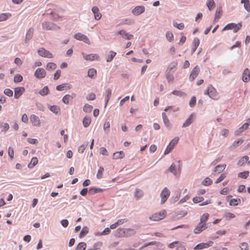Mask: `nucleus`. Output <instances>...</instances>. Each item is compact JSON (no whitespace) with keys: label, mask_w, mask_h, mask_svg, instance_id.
<instances>
[{"label":"nucleus","mask_w":250,"mask_h":250,"mask_svg":"<svg viewBox=\"0 0 250 250\" xmlns=\"http://www.w3.org/2000/svg\"><path fill=\"white\" fill-rule=\"evenodd\" d=\"M48 108L52 112L57 114L60 111V107L57 105H49Z\"/></svg>","instance_id":"40"},{"label":"nucleus","mask_w":250,"mask_h":250,"mask_svg":"<svg viewBox=\"0 0 250 250\" xmlns=\"http://www.w3.org/2000/svg\"><path fill=\"white\" fill-rule=\"evenodd\" d=\"M104 171V167H99V169L98 170V172H97V174L96 175L97 178L98 179H101L102 178Z\"/></svg>","instance_id":"46"},{"label":"nucleus","mask_w":250,"mask_h":250,"mask_svg":"<svg viewBox=\"0 0 250 250\" xmlns=\"http://www.w3.org/2000/svg\"><path fill=\"white\" fill-rule=\"evenodd\" d=\"M92 11L94 15V18L96 20H99L101 17L102 15L99 12V9L97 6H94L92 8Z\"/></svg>","instance_id":"18"},{"label":"nucleus","mask_w":250,"mask_h":250,"mask_svg":"<svg viewBox=\"0 0 250 250\" xmlns=\"http://www.w3.org/2000/svg\"><path fill=\"white\" fill-rule=\"evenodd\" d=\"M204 199L203 197H195L193 198L192 200L194 203H198L202 202Z\"/></svg>","instance_id":"61"},{"label":"nucleus","mask_w":250,"mask_h":250,"mask_svg":"<svg viewBox=\"0 0 250 250\" xmlns=\"http://www.w3.org/2000/svg\"><path fill=\"white\" fill-rule=\"evenodd\" d=\"M25 89L23 87H16L14 89V97L15 99H19V97L24 92Z\"/></svg>","instance_id":"14"},{"label":"nucleus","mask_w":250,"mask_h":250,"mask_svg":"<svg viewBox=\"0 0 250 250\" xmlns=\"http://www.w3.org/2000/svg\"><path fill=\"white\" fill-rule=\"evenodd\" d=\"M174 26L177 28L182 30L184 28L185 25L183 23H177L176 22L173 23Z\"/></svg>","instance_id":"63"},{"label":"nucleus","mask_w":250,"mask_h":250,"mask_svg":"<svg viewBox=\"0 0 250 250\" xmlns=\"http://www.w3.org/2000/svg\"><path fill=\"white\" fill-rule=\"evenodd\" d=\"M91 122V118L89 116H85L83 120V125L84 127H88Z\"/></svg>","instance_id":"24"},{"label":"nucleus","mask_w":250,"mask_h":250,"mask_svg":"<svg viewBox=\"0 0 250 250\" xmlns=\"http://www.w3.org/2000/svg\"><path fill=\"white\" fill-rule=\"evenodd\" d=\"M49 91L48 86H45L42 89H41L39 93L42 96H46L48 94Z\"/></svg>","instance_id":"33"},{"label":"nucleus","mask_w":250,"mask_h":250,"mask_svg":"<svg viewBox=\"0 0 250 250\" xmlns=\"http://www.w3.org/2000/svg\"><path fill=\"white\" fill-rule=\"evenodd\" d=\"M97 71L94 68H90L88 70L87 72V76L90 78H93L96 75Z\"/></svg>","instance_id":"42"},{"label":"nucleus","mask_w":250,"mask_h":250,"mask_svg":"<svg viewBox=\"0 0 250 250\" xmlns=\"http://www.w3.org/2000/svg\"><path fill=\"white\" fill-rule=\"evenodd\" d=\"M33 35V29L32 28H29L26 34L25 38L24 40V43L27 44L29 41L32 39Z\"/></svg>","instance_id":"15"},{"label":"nucleus","mask_w":250,"mask_h":250,"mask_svg":"<svg viewBox=\"0 0 250 250\" xmlns=\"http://www.w3.org/2000/svg\"><path fill=\"white\" fill-rule=\"evenodd\" d=\"M124 229L119 228L117 229L115 235L116 236L118 237H124Z\"/></svg>","instance_id":"41"},{"label":"nucleus","mask_w":250,"mask_h":250,"mask_svg":"<svg viewBox=\"0 0 250 250\" xmlns=\"http://www.w3.org/2000/svg\"><path fill=\"white\" fill-rule=\"evenodd\" d=\"M3 92L6 95L9 97L12 96L13 95V91L9 88H6L5 89H4Z\"/></svg>","instance_id":"58"},{"label":"nucleus","mask_w":250,"mask_h":250,"mask_svg":"<svg viewBox=\"0 0 250 250\" xmlns=\"http://www.w3.org/2000/svg\"><path fill=\"white\" fill-rule=\"evenodd\" d=\"M30 120L34 126H39L40 125V120L37 116L32 114L30 117Z\"/></svg>","instance_id":"12"},{"label":"nucleus","mask_w":250,"mask_h":250,"mask_svg":"<svg viewBox=\"0 0 250 250\" xmlns=\"http://www.w3.org/2000/svg\"><path fill=\"white\" fill-rule=\"evenodd\" d=\"M134 23V21L131 19H125L122 20L121 24L132 25Z\"/></svg>","instance_id":"39"},{"label":"nucleus","mask_w":250,"mask_h":250,"mask_svg":"<svg viewBox=\"0 0 250 250\" xmlns=\"http://www.w3.org/2000/svg\"><path fill=\"white\" fill-rule=\"evenodd\" d=\"M208 228L207 224L199 223L194 229L195 234H199Z\"/></svg>","instance_id":"8"},{"label":"nucleus","mask_w":250,"mask_h":250,"mask_svg":"<svg viewBox=\"0 0 250 250\" xmlns=\"http://www.w3.org/2000/svg\"><path fill=\"white\" fill-rule=\"evenodd\" d=\"M249 174L248 171H245L244 172H240L238 174V177L243 179H246Z\"/></svg>","instance_id":"50"},{"label":"nucleus","mask_w":250,"mask_h":250,"mask_svg":"<svg viewBox=\"0 0 250 250\" xmlns=\"http://www.w3.org/2000/svg\"><path fill=\"white\" fill-rule=\"evenodd\" d=\"M209 217V214L208 213H205L203 214L200 217V223L203 224H207V221H208V218Z\"/></svg>","instance_id":"28"},{"label":"nucleus","mask_w":250,"mask_h":250,"mask_svg":"<svg viewBox=\"0 0 250 250\" xmlns=\"http://www.w3.org/2000/svg\"><path fill=\"white\" fill-rule=\"evenodd\" d=\"M144 196V192L139 188H136L134 192V198L136 200H140Z\"/></svg>","instance_id":"20"},{"label":"nucleus","mask_w":250,"mask_h":250,"mask_svg":"<svg viewBox=\"0 0 250 250\" xmlns=\"http://www.w3.org/2000/svg\"><path fill=\"white\" fill-rule=\"evenodd\" d=\"M227 176V174L225 173L221 174L220 177L215 181V184H218L222 181Z\"/></svg>","instance_id":"55"},{"label":"nucleus","mask_w":250,"mask_h":250,"mask_svg":"<svg viewBox=\"0 0 250 250\" xmlns=\"http://www.w3.org/2000/svg\"><path fill=\"white\" fill-rule=\"evenodd\" d=\"M57 67V65L53 62H48L46 65V68L49 70H53Z\"/></svg>","instance_id":"48"},{"label":"nucleus","mask_w":250,"mask_h":250,"mask_svg":"<svg viewBox=\"0 0 250 250\" xmlns=\"http://www.w3.org/2000/svg\"><path fill=\"white\" fill-rule=\"evenodd\" d=\"M244 142V140L242 138L239 139L235 141L232 144L231 147L236 148L238 147L240 144H242Z\"/></svg>","instance_id":"43"},{"label":"nucleus","mask_w":250,"mask_h":250,"mask_svg":"<svg viewBox=\"0 0 250 250\" xmlns=\"http://www.w3.org/2000/svg\"><path fill=\"white\" fill-rule=\"evenodd\" d=\"M250 70L248 68H246L243 72L242 76V80L244 82H248L250 79Z\"/></svg>","instance_id":"19"},{"label":"nucleus","mask_w":250,"mask_h":250,"mask_svg":"<svg viewBox=\"0 0 250 250\" xmlns=\"http://www.w3.org/2000/svg\"><path fill=\"white\" fill-rule=\"evenodd\" d=\"M226 165H219L217 166L213 170L214 174H215V173H220L222 172L226 168Z\"/></svg>","instance_id":"21"},{"label":"nucleus","mask_w":250,"mask_h":250,"mask_svg":"<svg viewBox=\"0 0 250 250\" xmlns=\"http://www.w3.org/2000/svg\"><path fill=\"white\" fill-rule=\"evenodd\" d=\"M212 183V180L208 177L205 178L202 182V184L205 186H209L211 185Z\"/></svg>","instance_id":"47"},{"label":"nucleus","mask_w":250,"mask_h":250,"mask_svg":"<svg viewBox=\"0 0 250 250\" xmlns=\"http://www.w3.org/2000/svg\"><path fill=\"white\" fill-rule=\"evenodd\" d=\"M70 98V95L68 94L65 95L62 99V102L65 104L69 103V100Z\"/></svg>","instance_id":"62"},{"label":"nucleus","mask_w":250,"mask_h":250,"mask_svg":"<svg viewBox=\"0 0 250 250\" xmlns=\"http://www.w3.org/2000/svg\"><path fill=\"white\" fill-rule=\"evenodd\" d=\"M213 242L209 241L207 243H201L197 245L194 248V250H201L204 249L208 248L213 245Z\"/></svg>","instance_id":"9"},{"label":"nucleus","mask_w":250,"mask_h":250,"mask_svg":"<svg viewBox=\"0 0 250 250\" xmlns=\"http://www.w3.org/2000/svg\"><path fill=\"white\" fill-rule=\"evenodd\" d=\"M8 155H9V157L11 159L14 158V149H13V148L12 147L9 146L8 147Z\"/></svg>","instance_id":"56"},{"label":"nucleus","mask_w":250,"mask_h":250,"mask_svg":"<svg viewBox=\"0 0 250 250\" xmlns=\"http://www.w3.org/2000/svg\"><path fill=\"white\" fill-rule=\"evenodd\" d=\"M23 78L20 74H16L14 78V82L15 83H18L22 81Z\"/></svg>","instance_id":"49"},{"label":"nucleus","mask_w":250,"mask_h":250,"mask_svg":"<svg viewBox=\"0 0 250 250\" xmlns=\"http://www.w3.org/2000/svg\"><path fill=\"white\" fill-rule=\"evenodd\" d=\"M194 119L195 115L194 113H192L183 124V127H185L188 126L193 122Z\"/></svg>","instance_id":"16"},{"label":"nucleus","mask_w":250,"mask_h":250,"mask_svg":"<svg viewBox=\"0 0 250 250\" xmlns=\"http://www.w3.org/2000/svg\"><path fill=\"white\" fill-rule=\"evenodd\" d=\"M145 8L143 6H136L132 10V13L135 16H138L144 12Z\"/></svg>","instance_id":"13"},{"label":"nucleus","mask_w":250,"mask_h":250,"mask_svg":"<svg viewBox=\"0 0 250 250\" xmlns=\"http://www.w3.org/2000/svg\"><path fill=\"white\" fill-rule=\"evenodd\" d=\"M249 158L248 156H244L241 157L238 161L237 163V165L242 166L245 164L247 162L248 163Z\"/></svg>","instance_id":"22"},{"label":"nucleus","mask_w":250,"mask_h":250,"mask_svg":"<svg viewBox=\"0 0 250 250\" xmlns=\"http://www.w3.org/2000/svg\"><path fill=\"white\" fill-rule=\"evenodd\" d=\"M86 248V244L85 242H80L77 245L75 250H85Z\"/></svg>","instance_id":"37"},{"label":"nucleus","mask_w":250,"mask_h":250,"mask_svg":"<svg viewBox=\"0 0 250 250\" xmlns=\"http://www.w3.org/2000/svg\"><path fill=\"white\" fill-rule=\"evenodd\" d=\"M177 65V62H171L167 67V73H170L171 71L174 69H175L176 66Z\"/></svg>","instance_id":"30"},{"label":"nucleus","mask_w":250,"mask_h":250,"mask_svg":"<svg viewBox=\"0 0 250 250\" xmlns=\"http://www.w3.org/2000/svg\"><path fill=\"white\" fill-rule=\"evenodd\" d=\"M82 55L84 59L86 61L98 60L100 58V56L96 54H86L84 53H82Z\"/></svg>","instance_id":"6"},{"label":"nucleus","mask_w":250,"mask_h":250,"mask_svg":"<svg viewBox=\"0 0 250 250\" xmlns=\"http://www.w3.org/2000/svg\"><path fill=\"white\" fill-rule=\"evenodd\" d=\"M200 72V68L198 65H196L194 68L192 69L189 77V80L192 82L198 75Z\"/></svg>","instance_id":"10"},{"label":"nucleus","mask_w":250,"mask_h":250,"mask_svg":"<svg viewBox=\"0 0 250 250\" xmlns=\"http://www.w3.org/2000/svg\"><path fill=\"white\" fill-rule=\"evenodd\" d=\"M166 37L167 40L169 42H171L173 39V34L170 32H167L166 33Z\"/></svg>","instance_id":"64"},{"label":"nucleus","mask_w":250,"mask_h":250,"mask_svg":"<svg viewBox=\"0 0 250 250\" xmlns=\"http://www.w3.org/2000/svg\"><path fill=\"white\" fill-rule=\"evenodd\" d=\"M11 16L9 13H1L0 14V21H6L8 18Z\"/></svg>","instance_id":"45"},{"label":"nucleus","mask_w":250,"mask_h":250,"mask_svg":"<svg viewBox=\"0 0 250 250\" xmlns=\"http://www.w3.org/2000/svg\"><path fill=\"white\" fill-rule=\"evenodd\" d=\"M172 94L178 96H185L186 95V93L180 90H174L172 92Z\"/></svg>","instance_id":"52"},{"label":"nucleus","mask_w":250,"mask_h":250,"mask_svg":"<svg viewBox=\"0 0 250 250\" xmlns=\"http://www.w3.org/2000/svg\"><path fill=\"white\" fill-rule=\"evenodd\" d=\"M74 38L78 41H83L88 44H90V41L88 38L81 33H77L74 35Z\"/></svg>","instance_id":"4"},{"label":"nucleus","mask_w":250,"mask_h":250,"mask_svg":"<svg viewBox=\"0 0 250 250\" xmlns=\"http://www.w3.org/2000/svg\"><path fill=\"white\" fill-rule=\"evenodd\" d=\"M166 215L167 211L166 210L163 209L160 211L157 215V220H160L164 219L166 216Z\"/></svg>","instance_id":"35"},{"label":"nucleus","mask_w":250,"mask_h":250,"mask_svg":"<svg viewBox=\"0 0 250 250\" xmlns=\"http://www.w3.org/2000/svg\"><path fill=\"white\" fill-rule=\"evenodd\" d=\"M170 193V191L167 188H165L163 189V190H162V192L160 194V197L161 198V204H163L166 202L167 198L169 197Z\"/></svg>","instance_id":"5"},{"label":"nucleus","mask_w":250,"mask_h":250,"mask_svg":"<svg viewBox=\"0 0 250 250\" xmlns=\"http://www.w3.org/2000/svg\"><path fill=\"white\" fill-rule=\"evenodd\" d=\"M102 191V189L101 188L92 187L89 189L88 193L90 195H93L95 193L101 192Z\"/></svg>","instance_id":"31"},{"label":"nucleus","mask_w":250,"mask_h":250,"mask_svg":"<svg viewBox=\"0 0 250 250\" xmlns=\"http://www.w3.org/2000/svg\"><path fill=\"white\" fill-rule=\"evenodd\" d=\"M179 141V137H175L174 139L172 140V141L170 142L169 144L171 145V146L174 147L178 143Z\"/></svg>","instance_id":"60"},{"label":"nucleus","mask_w":250,"mask_h":250,"mask_svg":"<svg viewBox=\"0 0 250 250\" xmlns=\"http://www.w3.org/2000/svg\"><path fill=\"white\" fill-rule=\"evenodd\" d=\"M34 75L37 78L41 79L45 77L46 72L43 68H39L36 70Z\"/></svg>","instance_id":"11"},{"label":"nucleus","mask_w":250,"mask_h":250,"mask_svg":"<svg viewBox=\"0 0 250 250\" xmlns=\"http://www.w3.org/2000/svg\"><path fill=\"white\" fill-rule=\"evenodd\" d=\"M124 237H129L135 234V231L131 229H124Z\"/></svg>","instance_id":"23"},{"label":"nucleus","mask_w":250,"mask_h":250,"mask_svg":"<svg viewBox=\"0 0 250 250\" xmlns=\"http://www.w3.org/2000/svg\"><path fill=\"white\" fill-rule=\"evenodd\" d=\"M240 247L241 250H249V246L247 243L243 242L240 244Z\"/></svg>","instance_id":"54"},{"label":"nucleus","mask_w":250,"mask_h":250,"mask_svg":"<svg viewBox=\"0 0 250 250\" xmlns=\"http://www.w3.org/2000/svg\"><path fill=\"white\" fill-rule=\"evenodd\" d=\"M124 157V154L123 151H120L118 152H116L113 153V159H121Z\"/></svg>","instance_id":"26"},{"label":"nucleus","mask_w":250,"mask_h":250,"mask_svg":"<svg viewBox=\"0 0 250 250\" xmlns=\"http://www.w3.org/2000/svg\"><path fill=\"white\" fill-rule=\"evenodd\" d=\"M95 98H96V95L93 93H91L88 94L86 97V100L88 101L94 100L95 99Z\"/></svg>","instance_id":"59"},{"label":"nucleus","mask_w":250,"mask_h":250,"mask_svg":"<svg viewBox=\"0 0 250 250\" xmlns=\"http://www.w3.org/2000/svg\"><path fill=\"white\" fill-rule=\"evenodd\" d=\"M88 231L89 229L87 227H83L80 233L79 237L81 238L83 237L88 233Z\"/></svg>","instance_id":"34"},{"label":"nucleus","mask_w":250,"mask_h":250,"mask_svg":"<svg viewBox=\"0 0 250 250\" xmlns=\"http://www.w3.org/2000/svg\"><path fill=\"white\" fill-rule=\"evenodd\" d=\"M38 162V160L37 157H33L31 162L28 164V167L30 168L33 167L35 166H36Z\"/></svg>","instance_id":"36"},{"label":"nucleus","mask_w":250,"mask_h":250,"mask_svg":"<svg viewBox=\"0 0 250 250\" xmlns=\"http://www.w3.org/2000/svg\"><path fill=\"white\" fill-rule=\"evenodd\" d=\"M67 87L69 89V85L67 83H62V84L58 85L56 86V89L58 91H63L66 89Z\"/></svg>","instance_id":"32"},{"label":"nucleus","mask_w":250,"mask_h":250,"mask_svg":"<svg viewBox=\"0 0 250 250\" xmlns=\"http://www.w3.org/2000/svg\"><path fill=\"white\" fill-rule=\"evenodd\" d=\"M204 94L208 95L210 98L214 100H217L219 98V96L216 90L212 85L208 86L204 92Z\"/></svg>","instance_id":"1"},{"label":"nucleus","mask_w":250,"mask_h":250,"mask_svg":"<svg viewBox=\"0 0 250 250\" xmlns=\"http://www.w3.org/2000/svg\"><path fill=\"white\" fill-rule=\"evenodd\" d=\"M88 142H85L83 145L80 146L78 148V152L80 153H83L84 152V150L87 146Z\"/></svg>","instance_id":"44"},{"label":"nucleus","mask_w":250,"mask_h":250,"mask_svg":"<svg viewBox=\"0 0 250 250\" xmlns=\"http://www.w3.org/2000/svg\"><path fill=\"white\" fill-rule=\"evenodd\" d=\"M240 202V199L239 198L232 199L229 202V205L233 206H237L239 204V202Z\"/></svg>","instance_id":"51"},{"label":"nucleus","mask_w":250,"mask_h":250,"mask_svg":"<svg viewBox=\"0 0 250 250\" xmlns=\"http://www.w3.org/2000/svg\"><path fill=\"white\" fill-rule=\"evenodd\" d=\"M206 5L209 10L211 11L215 7V3L214 0H208Z\"/></svg>","instance_id":"25"},{"label":"nucleus","mask_w":250,"mask_h":250,"mask_svg":"<svg viewBox=\"0 0 250 250\" xmlns=\"http://www.w3.org/2000/svg\"><path fill=\"white\" fill-rule=\"evenodd\" d=\"M116 55V53L115 52H114L113 51H110L109 52L108 55L106 57V62H110L112 61L113 58L115 57V56Z\"/></svg>","instance_id":"29"},{"label":"nucleus","mask_w":250,"mask_h":250,"mask_svg":"<svg viewBox=\"0 0 250 250\" xmlns=\"http://www.w3.org/2000/svg\"><path fill=\"white\" fill-rule=\"evenodd\" d=\"M92 109V106L88 104H85L83 107V110L85 112H90Z\"/></svg>","instance_id":"53"},{"label":"nucleus","mask_w":250,"mask_h":250,"mask_svg":"<svg viewBox=\"0 0 250 250\" xmlns=\"http://www.w3.org/2000/svg\"><path fill=\"white\" fill-rule=\"evenodd\" d=\"M112 94V90L110 88H107L105 90L104 92V96H105V105L104 107H106L107 103L109 100L110 97Z\"/></svg>","instance_id":"17"},{"label":"nucleus","mask_w":250,"mask_h":250,"mask_svg":"<svg viewBox=\"0 0 250 250\" xmlns=\"http://www.w3.org/2000/svg\"><path fill=\"white\" fill-rule=\"evenodd\" d=\"M196 97L195 96H192L191 97V99L190 100V101L189 103V104L190 106L191 107H194L196 104Z\"/></svg>","instance_id":"57"},{"label":"nucleus","mask_w":250,"mask_h":250,"mask_svg":"<svg viewBox=\"0 0 250 250\" xmlns=\"http://www.w3.org/2000/svg\"><path fill=\"white\" fill-rule=\"evenodd\" d=\"M193 48H192L193 52H194L197 47L199 46L200 44V40L198 38H195L194 39L193 41Z\"/></svg>","instance_id":"27"},{"label":"nucleus","mask_w":250,"mask_h":250,"mask_svg":"<svg viewBox=\"0 0 250 250\" xmlns=\"http://www.w3.org/2000/svg\"><path fill=\"white\" fill-rule=\"evenodd\" d=\"M42 27L43 29L46 30H57L60 28L57 25L48 21L43 22L42 23Z\"/></svg>","instance_id":"3"},{"label":"nucleus","mask_w":250,"mask_h":250,"mask_svg":"<svg viewBox=\"0 0 250 250\" xmlns=\"http://www.w3.org/2000/svg\"><path fill=\"white\" fill-rule=\"evenodd\" d=\"M38 53L42 57L47 58H52L53 57L52 54L49 51L45 50L43 48L39 49Z\"/></svg>","instance_id":"7"},{"label":"nucleus","mask_w":250,"mask_h":250,"mask_svg":"<svg viewBox=\"0 0 250 250\" xmlns=\"http://www.w3.org/2000/svg\"><path fill=\"white\" fill-rule=\"evenodd\" d=\"M241 3H244V6L245 9L250 12V3L249 0H241Z\"/></svg>","instance_id":"38"},{"label":"nucleus","mask_w":250,"mask_h":250,"mask_svg":"<svg viewBox=\"0 0 250 250\" xmlns=\"http://www.w3.org/2000/svg\"><path fill=\"white\" fill-rule=\"evenodd\" d=\"M241 27L242 24L240 23H239L238 24L230 23L226 25L223 29L222 31L233 29V32L234 33H236L239 29H240Z\"/></svg>","instance_id":"2"}]
</instances>
